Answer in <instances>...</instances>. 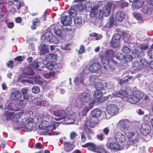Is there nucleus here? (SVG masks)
I'll use <instances>...</instances> for the list:
<instances>
[{"mask_svg":"<svg viewBox=\"0 0 153 153\" xmlns=\"http://www.w3.org/2000/svg\"><path fill=\"white\" fill-rule=\"evenodd\" d=\"M102 2L100 1L98 4V5H94L91 8L90 13L91 17L100 19L102 18L103 16L107 17L110 15L111 8L110 4H107L103 6L102 8L99 10L98 12L97 11L98 7L102 5Z\"/></svg>","mask_w":153,"mask_h":153,"instance_id":"1","label":"nucleus"},{"mask_svg":"<svg viewBox=\"0 0 153 153\" xmlns=\"http://www.w3.org/2000/svg\"><path fill=\"white\" fill-rule=\"evenodd\" d=\"M143 95V93L139 91L134 92L132 95L128 96V94L125 91L116 92L113 94V97H119L122 99L127 97V100L132 104H135L138 102Z\"/></svg>","mask_w":153,"mask_h":153,"instance_id":"2","label":"nucleus"},{"mask_svg":"<svg viewBox=\"0 0 153 153\" xmlns=\"http://www.w3.org/2000/svg\"><path fill=\"white\" fill-rule=\"evenodd\" d=\"M82 102L88 103V105H94V101L92 96L87 92L80 93L76 98L73 100L74 105L77 107H82Z\"/></svg>","mask_w":153,"mask_h":153,"instance_id":"3","label":"nucleus"},{"mask_svg":"<svg viewBox=\"0 0 153 153\" xmlns=\"http://www.w3.org/2000/svg\"><path fill=\"white\" fill-rule=\"evenodd\" d=\"M126 16L125 13L123 12L118 11L115 13L114 16L111 17L110 19V22H108L106 25H105V27L103 30H105V28H110L116 27L117 24L115 22H121L125 19Z\"/></svg>","mask_w":153,"mask_h":153,"instance_id":"4","label":"nucleus"},{"mask_svg":"<svg viewBox=\"0 0 153 153\" xmlns=\"http://www.w3.org/2000/svg\"><path fill=\"white\" fill-rule=\"evenodd\" d=\"M106 111L108 114L105 112H103L102 114L103 115V118L104 119H109L111 117L117 114L119 111L118 106L114 104L108 105L106 108Z\"/></svg>","mask_w":153,"mask_h":153,"instance_id":"5","label":"nucleus"},{"mask_svg":"<svg viewBox=\"0 0 153 153\" xmlns=\"http://www.w3.org/2000/svg\"><path fill=\"white\" fill-rule=\"evenodd\" d=\"M41 41L42 42H49L57 44L59 43V40L55 36H53L51 32L50 31L46 32L41 37Z\"/></svg>","mask_w":153,"mask_h":153,"instance_id":"6","label":"nucleus"},{"mask_svg":"<svg viewBox=\"0 0 153 153\" xmlns=\"http://www.w3.org/2000/svg\"><path fill=\"white\" fill-rule=\"evenodd\" d=\"M59 124L56 122H53L50 125L48 122L46 120L42 121L40 124L39 126V128L42 130H47L46 134L48 132V130L50 131L53 129H55L56 127L59 126Z\"/></svg>","mask_w":153,"mask_h":153,"instance_id":"7","label":"nucleus"},{"mask_svg":"<svg viewBox=\"0 0 153 153\" xmlns=\"http://www.w3.org/2000/svg\"><path fill=\"white\" fill-rule=\"evenodd\" d=\"M101 63L103 65L104 68L106 69H110L112 71L115 70L116 62L112 59L109 60L103 58H101Z\"/></svg>","mask_w":153,"mask_h":153,"instance_id":"8","label":"nucleus"},{"mask_svg":"<svg viewBox=\"0 0 153 153\" xmlns=\"http://www.w3.org/2000/svg\"><path fill=\"white\" fill-rule=\"evenodd\" d=\"M125 134L129 139V145L133 144L136 143L138 138L137 133L126 132Z\"/></svg>","mask_w":153,"mask_h":153,"instance_id":"9","label":"nucleus"},{"mask_svg":"<svg viewBox=\"0 0 153 153\" xmlns=\"http://www.w3.org/2000/svg\"><path fill=\"white\" fill-rule=\"evenodd\" d=\"M100 68V64L97 62H94L90 65L89 69L90 71L95 72L97 74V76H100L102 73Z\"/></svg>","mask_w":153,"mask_h":153,"instance_id":"10","label":"nucleus"},{"mask_svg":"<svg viewBox=\"0 0 153 153\" xmlns=\"http://www.w3.org/2000/svg\"><path fill=\"white\" fill-rule=\"evenodd\" d=\"M120 37V35L118 34H115L113 35L110 43L111 46L112 47L116 48L119 47Z\"/></svg>","mask_w":153,"mask_h":153,"instance_id":"11","label":"nucleus"},{"mask_svg":"<svg viewBox=\"0 0 153 153\" xmlns=\"http://www.w3.org/2000/svg\"><path fill=\"white\" fill-rule=\"evenodd\" d=\"M130 124L129 120L126 119L120 120L117 124V126L121 130H125L129 128Z\"/></svg>","mask_w":153,"mask_h":153,"instance_id":"12","label":"nucleus"},{"mask_svg":"<svg viewBox=\"0 0 153 153\" xmlns=\"http://www.w3.org/2000/svg\"><path fill=\"white\" fill-rule=\"evenodd\" d=\"M77 1L80 3L74 6V7L77 10H78L79 12L83 11L85 7L87 6L86 2H89V1L88 0H77Z\"/></svg>","mask_w":153,"mask_h":153,"instance_id":"13","label":"nucleus"},{"mask_svg":"<svg viewBox=\"0 0 153 153\" xmlns=\"http://www.w3.org/2000/svg\"><path fill=\"white\" fill-rule=\"evenodd\" d=\"M142 134L145 136L148 135L151 132V127L150 125L146 123L142 124L140 128Z\"/></svg>","mask_w":153,"mask_h":153,"instance_id":"14","label":"nucleus"},{"mask_svg":"<svg viewBox=\"0 0 153 153\" xmlns=\"http://www.w3.org/2000/svg\"><path fill=\"white\" fill-rule=\"evenodd\" d=\"M84 73H82L81 74H78L76 76L74 81L76 86H79L80 87L82 86L84 83Z\"/></svg>","mask_w":153,"mask_h":153,"instance_id":"15","label":"nucleus"},{"mask_svg":"<svg viewBox=\"0 0 153 153\" xmlns=\"http://www.w3.org/2000/svg\"><path fill=\"white\" fill-rule=\"evenodd\" d=\"M114 138L117 142L120 143H123L126 140L124 135L120 132H117L115 133Z\"/></svg>","mask_w":153,"mask_h":153,"instance_id":"16","label":"nucleus"},{"mask_svg":"<svg viewBox=\"0 0 153 153\" xmlns=\"http://www.w3.org/2000/svg\"><path fill=\"white\" fill-rule=\"evenodd\" d=\"M98 122V119L97 117L92 116L90 120L86 122L85 125L87 126H89L91 128H93L97 124Z\"/></svg>","mask_w":153,"mask_h":153,"instance_id":"17","label":"nucleus"},{"mask_svg":"<svg viewBox=\"0 0 153 153\" xmlns=\"http://www.w3.org/2000/svg\"><path fill=\"white\" fill-rule=\"evenodd\" d=\"M108 148L111 151L116 150H120L122 149L123 147L118 143L116 142H112L107 145Z\"/></svg>","mask_w":153,"mask_h":153,"instance_id":"18","label":"nucleus"},{"mask_svg":"<svg viewBox=\"0 0 153 153\" xmlns=\"http://www.w3.org/2000/svg\"><path fill=\"white\" fill-rule=\"evenodd\" d=\"M46 68L49 70L62 69V67L60 63L55 64L51 62L47 63L46 65Z\"/></svg>","mask_w":153,"mask_h":153,"instance_id":"19","label":"nucleus"},{"mask_svg":"<svg viewBox=\"0 0 153 153\" xmlns=\"http://www.w3.org/2000/svg\"><path fill=\"white\" fill-rule=\"evenodd\" d=\"M53 114L56 117H60L61 119H64L67 115L65 111L62 110L54 111Z\"/></svg>","mask_w":153,"mask_h":153,"instance_id":"20","label":"nucleus"},{"mask_svg":"<svg viewBox=\"0 0 153 153\" xmlns=\"http://www.w3.org/2000/svg\"><path fill=\"white\" fill-rule=\"evenodd\" d=\"M72 22L71 18L70 16H64L61 19L62 23L65 26L70 25L71 23Z\"/></svg>","mask_w":153,"mask_h":153,"instance_id":"21","label":"nucleus"},{"mask_svg":"<svg viewBox=\"0 0 153 153\" xmlns=\"http://www.w3.org/2000/svg\"><path fill=\"white\" fill-rule=\"evenodd\" d=\"M39 49L40 55L45 54L49 51L48 47L43 43L41 44Z\"/></svg>","mask_w":153,"mask_h":153,"instance_id":"22","label":"nucleus"},{"mask_svg":"<svg viewBox=\"0 0 153 153\" xmlns=\"http://www.w3.org/2000/svg\"><path fill=\"white\" fill-rule=\"evenodd\" d=\"M47 117L44 115V114H38L36 118L37 120V122L38 123H41L42 121L44 120H46L48 119V120L51 119V116L48 115V114L47 115Z\"/></svg>","mask_w":153,"mask_h":153,"instance_id":"23","label":"nucleus"},{"mask_svg":"<svg viewBox=\"0 0 153 153\" xmlns=\"http://www.w3.org/2000/svg\"><path fill=\"white\" fill-rule=\"evenodd\" d=\"M36 126V123L33 122H29V120H26L25 122V126L28 130L33 129Z\"/></svg>","mask_w":153,"mask_h":153,"instance_id":"24","label":"nucleus"},{"mask_svg":"<svg viewBox=\"0 0 153 153\" xmlns=\"http://www.w3.org/2000/svg\"><path fill=\"white\" fill-rule=\"evenodd\" d=\"M83 147H88V149L92 151L95 152L97 146L95 147V145L92 143H88L82 146Z\"/></svg>","mask_w":153,"mask_h":153,"instance_id":"25","label":"nucleus"},{"mask_svg":"<svg viewBox=\"0 0 153 153\" xmlns=\"http://www.w3.org/2000/svg\"><path fill=\"white\" fill-rule=\"evenodd\" d=\"M64 149L66 151H71L74 148V146L72 143L66 141L64 142Z\"/></svg>","mask_w":153,"mask_h":153,"instance_id":"26","label":"nucleus"},{"mask_svg":"<svg viewBox=\"0 0 153 153\" xmlns=\"http://www.w3.org/2000/svg\"><path fill=\"white\" fill-rule=\"evenodd\" d=\"M22 97V94L18 90L13 91L11 94L10 97L13 100H18Z\"/></svg>","mask_w":153,"mask_h":153,"instance_id":"27","label":"nucleus"},{"mask_svg":"<svg viewBox=\"0 0 153 153\" xmlns=\"http://www.w3.org/2000/svg\"><path fill=\"white\" fill-rule=\"evenodd\" d=\"M57 55L55 53H51L46 55L45 60L47 61L55 62L56 61Z\"/></svg>","mask_w":153,"mask_h":153,"instance_id":"28","label":"nucleus"},{"mask_svg":"<svg viewBox=\"0 0 153 153\" xmlns=\"http://www.w3.org/2000/svg\"><path fill=\"white\" fill-rule=\"evenodd\" d=\"M94 105H88L85 106V105H83L85 106L84 107H79V108H83L82 110V113L83 116L85 115L87 113L91 108H92ZM83 105H82V106Z\"/></svg>","mask_w":153,"mask_h":153,"instance_id":"29","label":"nucleus"},{"mask_svg":"<svg viewBox=\"0 0 153 153\" xmlns=\"http://www.w3.org/2000/svg\"><path fill=\"white\" fill-rule=\"evenodd\" d=\"M55 34L61 38L65 37L66 35L65 31L62 29H58L54 30Z\"/></svg>","mask_w":153,"mask_h":153,"instance_id":"30","label":"nucleus"},{"mask_svg":"<svg viewBox=\"0 0 153 153\" xmlns=\"http://www.w3.org/2000/svg\"><path fill=\"white\" fill-rule=\"evenodd\" d=\"M64 123L66 124H73L75 122V120L71 116H67L64 118Z\"/></svg>","mask_w":153,"mask_h":153,"instance_id":"31","label":"nucleus"},{"mask_svg":"<svg viewBox=\"0 0 153 153\" xmlns=\"http://www.w3.org/2000/svg\"><path fill=\"white\" fill-rule=\"evenodd\" d=\"M74 22L76 24L82 25L85 23V21L84 20L82 19L81 16H78L74 19Z\"/></svg>","mask_w":153,"mask_h":153,"instance_id":"32","label":"nucleus"},{"mask_svg":"<svg viewBox=\"0 0 153 153\" xmlns=\"http://www.w3.org/2000/svg\"><path fill=\"white\" fill-rule=\"evenodd\" d=\"M91 114L92 116L97 118L102 114V112L100 109L96 108L92 110L91 111Z\"/></svg>","mask_w":153,"mask_h":153,"instance_id":"33","label":"nucleus"},{"mask_svg":"<svg viewBox=\"0 0 153 153\" xmlns=\"http://www.w3.org/2000/svg\"><path fill=\"white\" fill-rule=\"evenodd\" d=\"M45 66V64L39 62H35L33 67L36 70H41V68H44Z\"/></svg>","mask_w":153,"mask_h":153,"instance_id":"34","label":"nucleus"},{"mask_svg":"<svg viewBox=\"0 0 153 153\" xmlns=\"http://www.w3.org/2000/svg\"><path fill=\"white\" fill-rule=\"evenodd\" d=\"M143 3V1L137 0L134 3H132V7L134 8H139L142 6Z\"/></svg>","mask_w":153,"mask_h":153,"instance_id":"35","label":"nucleus"},{"mask_svg":"<svg viewBox=\"0 0 153 153\" xmlns=\"http://www.w3.org/2000/svg\"><path fill=\"white\" fill-rule=\"evenodd\" d=\"M12 121L15 122L21 123L22 121H21V116L18 114H15L14 113Z\"/></svg>","mask_w":153,"mask_h":153,"instance_id":"36","label":"nucleus"},{"mask_svg":"<svg viewBox=\"0 0 153 153\" xmlns=\"http://www.w3.org/2000/svg\"><path fill=\"white\" fill-rule=\"evenodd\" d=\"M95 152L97 153H107L106 150L104 148L103 145L97 146Z\"/></svg>","mask_w":153,"mask_h":153,"instance_id":"37","label":"nucleus"},{"mask_svg":"<svg viewBox=\"0 0 153 153\" xmlns=\"http://www.w3.org/2000/svg\"><path fill=\"white\" fill-rule=\"evenodd\" d=\"M37 106L45 107L48 105V103L46 101L37 100L35 102Z\"/></svg>","mask_w":153,"mask_h":153,"instance_id":"38","label":"nucleus"},{"mask_svg":"<svg viewBox=\"0 0 153 153\" xmlns=\"http://www.w3.org/2000/svg\"><path fill=\"white\" fill-rule=\"evenodd\" d=\"M94 86L96 90L101 91L103 88V83L101 82H96L94 84Z\"/></svg>","mask_w":153,"mask_h":153,"instance_id":"39","label":"nucleus"},{"mask_svg":"<svg viewBox=\"0 0 153 153\" xmlns=\"http://www.w3.org/2000/svg\"><path fill=\"white\" fill-rule=\"evenodd\" d=\"M78 10H77L74 6L72 7L69 10V13L72 17H74L77 14Z\"/></svg>","mask_w":153,"mask_h":153,"instance_id":"40","label":"nucleus"},{"mask_svg":"<svg viewBox=\"0 0 153 153\" xmlns=\"http://www.w3.org/2000/svg\"><path fill=\"white\" fill-rule=\"evenodd\" d=\"M140 65V62L138 61H135L132 64V66L134 70H140L142 68Z\"/></svg>","mask_w":153,"mask_h":153,"instance_id":"41","label":"nucleus"},{"mask_svg":"<svg viewBox=\"0 0 153 153\" xmlns=\"http://www.w3.org/2000/svg\"><path fill=\"white\" fill-rule=\"evenodd\" d=\"M13 114L14 113L12 112L7 111H5L4 112L5 115L6 116L7 120H12Z\"/></svg>","mask_w":153,"mask_h":153,"instance_id":"42","label":"nucleus"},{"mask_svg":"<svg viewBox=\"0 0 153 153\" xmlns=\"http://www.w3.org/2000/svg\"><path fill=\"white\" fill-rule=\"evenodd\" d=\"M114 52L111 50H108L105 52V55L107 58L111 59L113 57Z\"/></svg>","mask_w":153,"mask_h":153,"instance_id":"43","label":"nucleus"},{"mask_svg":"<svg viewBox=\"0 0 153 153\" xmlns=\"http://www.w3.org/2000/svg\"><path fill=\"white\" fill-rule=\"evenodd\" d=\"M85 131L88 135V138L89 139H91L92 137V136L93 134V133L92 131L88 128H85Z\"/></svg>","mask_w":153,"mask_h":153,"instance_id":"44","label":"nucleus"},{"mask_svg":"<svg viewBox=\"0 0 153 153\" xmlns=\"http://www.w3.org/2000/svg\"><path fill=\"white\" fill-rule=\"evenodd\" d=\"M21 92L24 98L26 100L28 99L29 96L27 94V88H23L21 90Z\"/></svg>","mask_w":153,"mask_h":153,"instance_id":"45","label":"nucleus"},{"mask_svg":"<svg viewBox=\"0 0 153 153\" xmlns=\"http://www.w3.org/2000/svg\"><path fill=\"white\" fill-rule=\"evenodd\" d=\"M101 91L96 90L94 92V97L95 98L99 99L100 98L102 95Z\"/></svg>","mask_w":153,"mask_h":153,"instance_id":"46","label":"nucleus"},{"mask_svg":"<svg viewBox=\"0 0 153 153\" xmlns=\"http://www.w3.org/2000/svg\"><path fill=\"white\" fill-rule=\"evenodd\" d=\"M62 49L65 50H70L71 49V45L70 44H62L61 46Z\"/></svg>","mask_w":153,"mask_h":153,"instance_id":"47","label":"nucleus"},{"mask_svg":"<svg viewBox=\"0 0 153 153\" xmlns=\"http://www.w3.org/2000/svg\"><path fill=\"white\" fill-rule=\"evenodd\" d=\"M14 5L16 6L17 9L19 10L25 4L22 1L19 0L16 3H14Z\"/></svg>","mask_w":153,"mask_h":153,"instance_id":"48","label":"nucleus"},{"mask_svg":"<svg viewBox=\"0 0 153 153\" xmlns=\"http://www.w3.org/2000/svg\"><path fill=\"white\" fill-rule=\"evenodd\" d=\"M134 16L139 22L143 20V17L141 15L138 13H135L134 14Z\"/></svg>","mask_w":153,"mask_h":153,"instance_id":"49","label":"nucleus"},{"mask_svg":"<svg viewBox=\"0 0 153 153\" xmlns=\"http://www.w3.org/2000/svg\"><path fill=\"white\" fill-rule=\"evenodd\" d=\"M15 106V105L14 103L10 102L7 106H5V108L10 110H15L14 107Z\"/></svg>","mask_w":153,"mask_h":153,"instance_id":"50","label":"nucleus"},{"mask_svg":"<svg viewBox=\"0 0 153 153\" xmlns=\"http://www.w3.org/2000/svg\"><path fill=\"white\" fill-rule=\"evenodd\" d=\"M16 103L18 106L24 107L26 104V101L24 100H18L16 101Z\"/></svg>","mask_w":153,"mask_h":153,"instance_id":"51","label":"nucleus"},{"mask_svg":"<svg viewBox=\"0 0 153 153\" xmlns=\"http://www.w3.org/2000/svg\"><path fill=\"white\" fill-rule=\"evenodd\" d=\"M140 63L142 68L148 65V62L144 59H142L140 61Z\"/></svg>","mask_w":153,"mask_h":153,"instance_id":"52","label":"nucleus"},{"mask_svg":"<svg viewBox=\"0 0 153 153\" xmlns=\"http://www.w3.org/2000/svg\"><path fill=\"white\" fill-rule=\"evenodd\" d=\"M116 58L119 60H122L124 58V56L120 53H118L115 55Z\"/></svg>","mask_w":153,"mask_h":153,"instance_id":"53","label":"nucleus"},{"mask_svg":"<svg viewBox=\"0 0 153 153\" xmlns=\"http://www.w3.org/2000/svg\"><path fill=\"white\" fill-rule=\"evenodd\" d=\"M122 50L123 52L125 53H128L130 52V50L129 48L126 46H123L122 48Z\"/></svg>","mask_w":153,"mask_h":153,"instance_id":"54","label":"nucleus"},{"mask_svg":"<svg viewBox=\"0 0 153 153\" xmlns=\"http://www.w3.org/2000/svg\"><path fill=\"white\" fill-rule=\"evenodd\" d=\"M143 11L145 14L148 15L151 13V9L147 7H145L143 9Z\"/></svg>","mask_w":153,"mask_h":153,"instance_id":"55","label":"nucleus"},{"mask_svg":"<svg viewBox=\"0 0 153 153\" xmlns=\"http://www.w3.org/2000/svg\"><path fill=\"white\" fill-rule=\"evenodd\" d=\"M32 91L33 93L36 94L39 92L40 89L38 87L35 86L32 88Z\"/></svg>","mask_w":153,"mask_h":153,"instance_id":"56","label":"nucleus"},{"mask_svg":"<svg viewBox=\"0 0 153 153\" xmlns=\"http://www.w3.org/2000/svg\"><path fill=\"white\" fill-rule=\"evenodd\" d=\"M132 53L134 55V58H136L138 56L139 53V51L138 49H135L133 51Z\"/></svg>","mask_w":153,"mask_h":153,"instance_id":"57","label":"nucleus"},{"mask_svg":"<svg viewBox=\"0 0 153 153\" xmlns=\"http://www.w3.org/2000/svg\"><path fill=\"white\" fill-rule=\"evenodd\" d=\"M133 59L132 55L128 54L126 55L125 57V60L126 61L129 62L131 61Z\"/></svg>","mask_w":153,"mask_h":153,"instance_id":"58","label":"nucleus"},{"mask_svg":"<svg viewBox=\"0 0 153 153\" xmlns=\"http://www.w3.org/2000/svg\"><path fill=\"white\" fill-rule=\"evenodd\" d=\"M139 47L141 50L144 51L148 48V46L147 44H141Z\"/></svg>","mask_w":153,"mask_h":153,"instance_id":"59","label":"nucleus"},{"mask_svg":"<svg viewBox=\"0 0 153 153\" xmlns=\"http://www.w3.org/2000/svg\"><path fill=\"white\" fill-rule=\"evenodd\" d=\"M85 51V48L83 45L80 46L79 50L78 53L79 54H81L83 53Z\"/></svg>","mask_w":153,"mask_h":153,"instance_id":"60","label":"nucleus"},{"mask_svg":"<svg viewBox=\"0 0 153 153\" xmlns=\"http://www.w3.org/2000/svg\"><path fill=\"white\" fill-rule=\"evenodd\" d=\"M85 133L82 132L81 133V141L82 142H84L86 140L85 137Z\"/></svg>","mask_w":153,"mask_h":153,"instance_id":"61","label":"nucleus"},{"mask_svg":"<svg viewBox=\"0 0 153 153\" xmlns=\"http://www.w3.org/2000/svg\"><path fill=\"white\" fill-rule=\"evenodd\" d=\"M148 57L150 59H153V50H150L148 52Z\"/></svg>","mask_w":153,"mask_h":153,"instance_id":"62","label":"nucleus"},{"mask_svg":"<svg viewBox=\"0 0 153 153\" xmlns=\"http://www.w3.org/2000/svg\"><path fill=\"white\" fill-rule=\"evenodd\" d=\"M90 36H91L94 37L95 39L96 40H98L100 39L101 37V36L100 35H99L98 34L94 33L92 34H91Z\"/></svg>","mask_w":153,"mask_h":153,"instance_id":"63","label":"nucleus"},{"mask_svg":"<svg viewBox=\"0 0 153 153\" xmlns=\"http://www.w3.org/2000/svg\"><path fill=\"white\" fill-rule=\"evenodd\" d=\"M96 137L97 139L100 141L102 140L104 138V136L102 134H97Z\"/></svg>","mask_w":153,"mask_h":153,"instance_id":"64","label":"nucleus"}]
</instances>
